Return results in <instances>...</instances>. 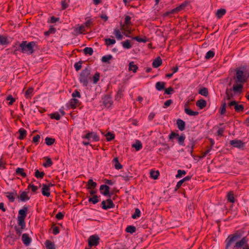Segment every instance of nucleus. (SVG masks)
Wrapping results in <instances>:
<instances>
[{"instance_id": "1", "label": "nucleus", "mask_w": 249, "mask_h": 249, "mask_svg": "<svg viewBox=\"0 0 249 249\" xmlns=\"http://www.w3.org/2000/svg\"><path fill=\"white\" fill-rule=\"evenodd\" d=\"M242 233L240 231H237L234 233L230 234L225 241V249H241L244 244L246 243V236L241 238Z\"/></svg>"}, {"instance_id": "2", "label": "nucleus", "mask_w": 249, "mask_h": 249, "mask_svg": "<svg viewBox=\"0 0 249 249\" xmlns=\"http://www.w3.org/2000/svg\"><path fill=\"white\" fill-rule=\"evenodd\" d=\"M36 46L37 45L36 42L35 41L27 42V41H22L21 43L19 44L18 48L15 50L14 53H16V51H19L22 53L31 54L35 52L34 47Z\"/></svg>"}, {"instance_id": "3", "label": "nucleus", "mask_w": 249, "mask_h": 249, "mask_svg": "<svg viewBox=\"0 0 249 249\" xmlns=\"http://www.w3.org/2000/svg\"><path fill=\"white\" fill-rule=\"evenodd\" d=\"M79 79L80 83H82L84 86L86 87L88 85L89 80H91L90 68L89 66H87L82 71Z\"/></svg>"}, {"instance_id": "4", "label": "nucleus", "mask_w": 249, "mask_h": 249, "mask_svg": "<svg viewBox=\"0 0 249 249\" xmlns=\"http://www.w3.org/2000/svg\"><path fill=\"white\" fill-rule=\"evenodd\" d=\"M249 77V73L246 71L241 70L240 68L236 70L235 76V83H243L247 82Z\"/></svg>"}, {"instance_id": "5", "label": "nucleus", "mask_w": 249, "mask_h": 249, "mask_svg": "<svg viewBox=\"0 0 249 249\" xmlns=\"http://www.w3.org/2000/svg\"><path fill=\"white\" fill-rule=\"evenodd\" d=\"M29 208L27 206H24L22 209L18 211V226H21L22 227L26 224L25 219L28 213Z\"/></svg>"}, {"instance_id": "6", "label": "nucleus", "mask_w": 249, "mask_h": 249, "mask_svg": "<svg viewBox=\"0 0 249 249\" xmlns=\"http://www.w3.org/2000/svg\"><path fill=\"white\" fill-rule=\"evenodd\" d=\"M185 138V135L184 134L182 133L179 136L178 133H176L174 131H172L168 136V139L170 140L177 139L178 143L182 146L184 145Z\"/></svg>"}, {"instance_id": "7", "label": "nucleus", "mask_w": 249, "mask_h": 249, "mask_svg": "<svg viewBox=\"0 0 249 249\" xmlns=\"http://www.w3.org/2000/svg\"><path fill=\"white\" fill-rule=\"evenodd\" d=\"M114 191L109 192V196H107L109 198L106 200H103L101 206L104 210H107L109 209L114 208L115 207V204H114L112 200L110 199L112 195H113Z\"/></svg>"}, {"instance_id": "8", "label": "nucleus", "mask_w": 249, "mask_h": 249, "mask_svg": "<svg viewBox=\"0 0 249 249\" xmlns=\"http://www.w3.org/2000/svg\"><path fill=\"white\" fill-rule=\"evenodd\" d=\"M228 106L231 108H232V107H233L235 111L237 113L243 112L244 110V105H239L238 102L235 100L231 101L229 103Z\"/></svg>"}, {"instance_id": "9", "label": "nucleus", "mask_w": 249, "mask_h": 249, "mask_svg": "<svg viewBox=\"0 0 249 249\" xmlns=\"http://www.w3.org/2000/svg\"><path fill=\"white\" fill-rule=\"evenodd\" d=\"M86 134L82 136V139H87L89 141L92 139L94 142H98L100 140L99 136L95 132L86 131Z\"/></svg>"}, {"instance_id": "10", "label": "nucleus", "mask_w": 249, "mask_h": 249, "mask_svg": "<svg viewBox=\"0 0 249 249\" xmlns=\"http://www.w3.org/2000/svg\"><path fill=\"white\" fill-rule=\"evenodd\" d=\"M100 238L97 235H92L88 239V244L90 247L97 246L99 244Z\"/></svg>"}, {"instance_id": "11", "label": "nucleus", "mask_w": 249, "mask_h": 249, "mask_svg": "<svg viewBox=\"0 0 249 249\" xmlns=\"http://www.w3.org/2000/svg\"><path fill=\"white\" fill-rule=\"evenodd\" d=\"M103 104L105 107L109 108L112 105L113 102L111 100V96L109 94H106L102 97Z\"/></svg>"}, {"instance_id": "12", "label": "nucleus", "mask_w": 249, "mask_h": 249, "mask_svg": "<svg viewBox=\"0 0 249 249\" xmlns=\"http://www.w3.org/2000/svg\"><path fill=\"white\" fill-rule=\"evenodd\" d=\"M230 144L233 147L238 148H243L245 145L242 141L236 139L230 141Z\"/></svg>"}, {"instance_id": "13", "label": "nucleus", "mask_w": 249, "mask_h": 249, "mask_svg": "<svg viewBox=\"0 0 249 249\" xmlns=\"http://www.w3.org/2000/svg\"><path fill=\"white\" fill-rule=\"evenodd\" d=\"M243 83H235L233 84L232 90L235 93H241L243 91Z\"/></svg>"}, {"instance_id": "14", "label": "nucleus", "mask_w": 249, "mask_h": 249, "mask_svg": "<svg viewBox=\"0 0 249 249\" xmlns=\"http://www.w3.org/2000/svg\"><path fill=\"white\" fill-rule=\"evenodd\" d=\"M5 194L11 202H14L15 201V196L18 197V195L16 191L5 192Z\"/></svg>"}, {"instance_id": "15", "label": "nucleus", "mask_w": 249, "mask_h": 249, "mask_svg": "<svg viewBox=\"0 0 249 249\" xmlns=\"http://www.w3.org/2000/svg\"><path fill=\"white\" fill-rule=\"evenodd\" d=\"M110 187L106 185H101L100 187V191L101 194L105 196H109Z\"/></svg>"}, {"instance_id": "16", "label": "nucleus", "mask_w": 249, "mask_h": 249, "mask_svg": "<svg viewBox=\"0 0 249 249\" xmlns=\"http://www.w3.org/2000/svg\"><path fill=\"white\" fill-rule=\"evenodd\" d=\"M70 106L71 108L75 109L81 105L80 102L77 99L72 98L70 101Z\"/></svg>"}, {"instance_id": "17", "label": "nucleus", "mask_w": 249, "mask_h": 249, "mask_svg": "<svg viewBox=\"0 0 249 249\" xmlns=\"http://www.w3.org/2000/svg\"><path fill=\"white\" fill-rule=\"evenodd\" d=\"M189 2L186 0L179 6L173 9V12L175 11L176 13H177L178 12L183 10L185 7H186L189 5Z\"/></svg>"}, {"instance_id": "18", "label": "nucleus", "mask_w": 249, "mask_h": 249, "mask_svg": "<svg viewBox=\"0 0 249 249\" xmlns=\"http://www.w3.org/2000/svg\"><path fill=\"white\" fill-rule=\"evenodd\" d=\"M21 239L23 244L26 246H28L32 241L31 238L29 237V234L27 233H23Z\"/></svg>"}, {"instance_id": "19", "label": "nucleus", "mask_w": 249, "mask_h": 249, "mask_svg": "<svg viewBox=\"0 0 249 249\" xmlns=\"http://www.w3.org/2000/svg\"><path fill=\"white\" fill-rule=\"evenodd\" d=\"M184 108L185 112L190 116H196L199 114L198 111H194L188 107V104H185Z\"/></svg>"}, {"instance_id": "20", "label": "nucleus", "mask_w": 249, "mask_h": 249, "mask_svg": "<svg viewBox=\"0 0 249 249\" xmlns=\"http://www.w3.org/2000/svg\"><path fill=\"white\" fill-rule=\"evenodd\" d=\"M162 59L160 56H158L153 60L152 66L154 68H158L162 64Z\"/></svg>"}, {"instance_id": "21", "label": "nucleus", "mask_w": 249, "mask_h": 249, "mask_svg": "<svg viewBox=\"0 0 249 249\" xmlns=\"http://www.w3.org/2000/svg\"><path fill=\"white\" fill-rule=\"evenodd\" d=\"M177 124L178 128L180 131H183L185 128V123L184 121L180 119H178L177 120Z\"/></svg>"}, {"instance_id": "22", "label": "nucleus", "mask_w": 249, "mask_h": 249, "mask_svg": "<svg viewBox=\"0 0 249 249\" xmlns=\"http://www.w3.org/2000/svg\"><path fill=\"white\" fill-rule=\"evenodd\" d=\"M97 186L96 182L93 181V179H89L86 185V188L87 189H94Z\"/></svg>"}, {"instance_id": "23", "label": "nucleus", "mask_w": 249, "mask_h": 249, "mask_svg": "<svg viewBox=\"0 0 249 249\" xmlns=\"http://www.w3.org/2000/svg\"><path fill=\"white\" fill-rule=\"evenodd\" d=\"M18 198L22 202H25L30 199V197L28 196L27 193L25 191L22 192Z\"/></svg>"}, {"instance_id": "24", "label": "nucleus", "mask_w": 249, "mask_h": 249, "mask_svg": "<svg viewBox=\"0 0 249 249\" xmlns=\"http://www.w3.org/2000/svg\"><path fill=\"white\" fill-rule=\"evenodd\" d=\"M50 189L47 186L46 184H43L42 188V194L44 196L49 197L50 196Z\"/></svg>"}, {"instance_id": "25", "label": "nucleus", "mask_w": 249, "mask_h": 249, "mask_svg": "<svg viewBox=\"0 0 249 249\" xmlns=\"http://www.w3.org/2000/svg\"><path fill=\"white\" fill-rule=\"evenodd\" d=\"M196 106L200 109H203L206 107L207 102L204 99H200L196 102Z\"/></svg>"}, {"instance_id": "26", "label": "nucleus", "mask_w": 249, "mask_h": 249, "mask_svg": "<svg viewBox=\"0 0 249 249\" xmlns=\"http://www.w3.org/2000/svg\"><path fill=\"white\" fill-rule=\"evenodd\" d=\"M112 163L114 164V167L116 169L119 170L123 168L122 165L119 161V158L118 157L113 159Z\"/></svg>"}, {"instance_id": "27", "label": "nucleus", "mask_w": 249, "mask_h": 249, "mask_svg": "<svg viewBox=\"0 0 249 249\" xmlns=\"http://www.w3.org/2000/svg\"><path fill=\"white\" fill-rule=\"evenodd\" d=\"M19 136L18 137V139L20 140H23L27 135V131L25 129L23 128H21L18 130Z\"/></svg>"}, {"instance_id": "28", "label": "nucleus", "mask_w": 249, "mask_h": 249, "mask_svg": "<svg viewBox=\"0 0 249 249\" xmlns=\"http://www.w3.org/2000/svg\"><path fill=\"white\" fill-rule=\"evenodd\" d=\"M34 88L32 87L29 88L25 92V97L26 99H31L33 95Z\"/></svg>"}, {"instance_id": "29", "label": "nucleus", "mask_w": 249, "mask_h": 249, "mask_svg": "<svg viewBox=\"0 0 249 249\" xmlns=\"http://www.w3.org/2000/svg\"><path fill=\"white\" fill-rule=\"evenodd\" d=\"M128 70L129 71H132L136 73L138 69V67L134 64L133 61L130 62L128 64Z\"/></svg>"}, {"instance_id": "30", "label": "nucleus", "mask_w": 249, "mask_h": 249, "mask_svg": "<svg viewBox=\"0 0 249 249\" xmlns=\"http://www.w3.org/2000/svg\"><path fill=\"white\" fill-rule=\"evenodd\" d=\"M9 43L7 36L0 35V44L1 45H7Z\"/></svg>"}, {"instance_id": "31", "label": "nucleus", "mask_w": 249, "mask_h": 249, "mask_svg": "<svg viewBox=\"0 0 249 249\" xmlns=\"http://www.w3.org/2000/svg\"><path fill=\"white\" fill-rule=\"evenodd\" d=\"M165 84L163 82H158L156 84V88L159 91L164 90Z\"/></svg>"}, {"instance_id": "32", "label": "nucleus", "mask_w": 249, "mask_h": 249, "mask_svg": "<svg viewBox=\"0 0 249 249\" xmlns=\"http://www.w3.org/2000/svg\"><path fill=\"white\" fill-rule=\"evenodd\" d=\"M15 173L17 175L23 178H25L27 176L26 174L24 172V169L22 168H18L16 169Z\"/></svg>"}, {"instance_id": "33", "label": "nucleus", "mask_w": 249, "mask_h": 249, "mask_svg": "<svg viewBox=\"0 0 249 249\" xmlns=\"http://www.w3.org/2000/svg\"><path fill=\"white\" fill-rule=\"evenodd\" d=\"M113 58L112 55L108 54L106 55H104L102 57L101 61L103 63H106L107 64H110L109 61Z\"/></svg>"}, {"instance_id": "34", "label": "nucleus", "mask_w": 249, "mask_h": 249, "mask_svg": "<svg viewBox=\"0 0 249 249\" xmlns=\"http://www.w3.org/2000/svg\"><path fill=\"white\" fill-rule=\"evenodd\" d=\"M226 10L225 9H218L216 13V16L218 18H221L223 17V16L226 14Z\"/></svg>"}, {"instance_id": "35", "label": "nucleus", "mask_w": 249, "mask_h": 249, "mask_svg": "<svg viewBox=\"0 0 249 249\" xmlns=\"http://www.w3.org/2000/svg\"><path fill=\"white\" fill-rule=\"evenodd\" d=\"M124 90L123 89L122 87L119 88L116 95H115V100H119L123 96V92Z\"/></svg>"}, {"instance_id": "36", "label": "nucleus", "mask_w": 249, "mask_h": 249, "mask_svg": "<svg viewBox=\"0 0 249 249\" xmlns=\"http://www.w3.org/2000/svg\"><path fill=\"white\" fill-rule=\"evenodd\" d=\"M227 197V200L229 202L232 203L235 202L234 194L232 191H230L228 193Z\"/></svg>"}, {"instance_id": "37", "label": "nucleus", "mask_w": 249, "mask_h": 249, "mask_svg": "<svg viewBox=\"0 0 249 249\" xmlns=\"http://www.w3.org/2000/svg\"><path fill=\"white\" fill-rule=\"evenodd\" d=\"M97 195H94L92 197H89V203H92L93 204H95L97 203L98 202H99L100 200L99 199V197Z\"/></svg>"}, {"instance_id": "38", "label": "nucleus", "mask_w": 249, "mask_h": 249, "mask_svg": "<svg viewBox=\"0 0 249 249\" xmlns=\"http://www.w3.org/2000/svg\"><path fill=\"white\" fill-rule=\"evenodd\" d=\"M132 147H134L136 151H139L142 147V143L139 140H137L135 143L132 145Z\"/></svg>"}, {"instance_id": "39", "label": "nucleus", "mask_w": 249, "mask_h": 249, "mask_svg": "<svg viewBox=\"0 0 249 249\" xmlns=\"http://www.w3.org/2000/svg\"><path fill=\"white\" fill-rule=\"evenodd\" d=\"M231 89H227L226 90V99L228 100H231L233 97V94L232 93Z\"/></svg>"}, {"instance_id": "40", "label": "nucleus", "mask_w": 249, "mask_h": 249, "mask_svg": "<svg viewBox=\"0 0 249 249\" xmlns=\"http://www.w3.org/2000/svg\"><path fill=\"white\" fill-rule=\"evenodd\" d=\"M44 159L46 160L45 163L43 164V166L45 167H49L53 164V162L51 158L49 157H45Z\"/></svg>"}, {"instance_id": "41", "label": "nucleus", "mask_w": 249, "mask_h": 249, "mask_svg": "<svg viewBox=\"0 0 249 249\" xmlns=\"http://www.w3.org/2000/svg\"><path fill=\"white\" fill-rule=\"evenodd\" d=\"M132 39L135 40H136L137 41H138L139 42L146 43L148 41V38L146 36H144L143 38H141L139 36H136L132 37Z\"/></svg>"}, {"instance_id": "42", "label": "nucleus", "mask_w": 249, "mask_h": 249, "mask_svg": "<svg viewBox=\"0 0 249 249\" xmlns=\"http://www.w3.org/2000/svg\"><path fill=\"white\" fill-rule=\"evenodd\" d=\"M20 227H18V226H15V229L16 232L17 234L18 235V236H20V235L22 233V230L25 229L26 227V224H24L23 226V227L21 226H19Z\"/></svg>"}, {"instance_id": "43", "label": "nucleus", "mask_w": 249, "mask_h": 249, "mask_svg": "<svg viewBox=\"0 0 249 249\" xmlns=\"http://www.w3.org/2000/svg\"><path fill=\"white\" fill-rule=\"evenodd\" d=\"M74 31L77 34H82L86 31L85 25L82 24L78 28H76L74 29Z\"/></svg>"}, {"instance_id": "44", "label": "nucleus", "mask_w": 249, "mask_h": 249, "mask_svg": "<svg viewBox=\"0 0 249 249\" xmlns=\"http://www.w3.org/2000/svg\"><path fill=\"white\" fill-rule=\"evenodd\" d=\"M45 245L47 249H55L54 244L49 240L45 241Z\"/></svg>"}, {"instance_id": "45", "label": "nucleus", "mask_w": 249, "mask_h": 249, "mask_svg": "<svg viewBox=\"0 0 249 249\" xmlns=\"http://www.w3.org/2000/svg\"><path fill=\"white\" fill-rule=\"evenodd\" d=\"M227 104L225 102L223 103L219 109V112L221 115H224L226 113Z\"/></svg>"}, {"instance_id": "46", "label": "nucleus", "mask_w": 249, "mask_h": 249, "mask_svg": "<svg viewBox=\"0 0 249 249\" xmlns=\"http://www.w3.org/2000/svg\"><path fill=\"white\" fill-rule=\"evenodd\" d=\"M45 143L47 145L50 146V145H53L54 143V142L55 141V140L54 138L47 137L45 138Z\"/></svg>"}, {"instance_id": "47", "label": "nucleus", "mask_w": 249, "mask_h": 249, "mask_svg": "<svg viewBox=\"0 0 249 249\" xmlns=\"http://www.w3.org/2000/svg\"><path fill=\"white\" fill-rule=\"evenodd\" d=\"M141 215V212L139 208H135V213L132 215L131 217L134 219H137V218L140 217Z\"/></svg>"}, {"instance_id": "48", "label": "nucleus", "mask_w": 249, "mask_h": 249, "mask_svg": "<svg viewBox=\"0 0 249 249\" xmlns=\"http://www.w3.org/2000/svg\"><path fill=\"white\" fill-rule=\"evenodd\" d=\"M114 34L118 40H122L123 38V35L121 34L120 30L118 29H114Z\"/></svg>"}, {"instance_id": "49", "label": "nucleus", "mask_w": 249, "mask_h": 249, "mask_svg": "<svg viewBox=\"0 0 249 249\" xmlns=\"http://www.w3.org/2000/svg\"><path fill=\"white\" fill-rule=\"evenodd\" d=\"M106 140L107 142H110L115 138V135L110 132H108L106 135Z\"/></svg>"}, {"instance_id": "50", "label": "nucleus", "mask_w": 249, "mask_h": 249, "mask_svg": "<svg viewBox=\"0 0 249 249\" xmlns=\"http://www.w3.org/2000/svg\"><path fill=\"white\" fill-rule=\"evenodd\" d=\"M100 77V73L97 71L92 77V81L93 84H96L99 81Z\"/></svg>"}, {"instance_id": "51", "label": "nucleus", "mask_w": 249, "mask_h": 249, "mask_svg": "<svg viewBox=\"0 0 249 249\" xmlns=\"http://www.w3.org/2000/svg\"><path fill=\"white\" fill-rule=\"evenodd\" d=\"M83 52L86 55L89 54L91 55L93 53V50L91 47H86L83 50Z\"/></svg>"}, {"instance_id": "52", "label": "nucleus", "mask_w": 249, "mask_h": 249, "mask_svg": "<svg viewBox=\"0 0 249 249\" xmlns=\"http://www.w3.org/2000/svg\"><path fill=\"white\" fill-rule=\"evenodd\" d=\"M198 93L203 96H207L209 94V92L207 88L204 87L199 90Z\"/></svg>"}, {"instance_id": "53", "label": "nucleus", "mask_w": 249, "mask_h": 249, "mask_svg": "<svg viewBox=\"0 0 249 249\" xmlns=\"http://www.w3.org/2000/svg\"><path fill=\"white\" fill-rule=\"evenodd\" d=\"M45 175L44 172H39L38 170H36L35 176L37 178H43Z\"/></svg>"}, {"instance_id": "54", "label": "nucleus", "mask_w": 249, "mask_h": 249, "mask_svg": "<svg viewBox=\"0 0 249 249\" xmlns=\"http://www.w3.org/2000/svg\"><path fill=\"white\" fill-rule=\"evenodd\" d=\"M131 17L129 16H125L124 19V24L126 27L132 25V23L131 22Z\"/></svg>"}, {"instance_id": "55", "label": "nucleus", "mask_w": 249, "mask_h": 249, "mask_svg": "<svg viewBox=\"0 0 249 249\" xmlns=\"http://www.w3.org/2000/svg\"><path fill=\"white\" fill-rule=\"evenodd\" d=\"M105 44L107 46H108L114 44L116 43V40L114 39L105 38Z\"/></svg>"}, {"instance_id": "56", "label": "nucleus", "mask_w": 249, "mask_h": 249, "mask_svg": "<svg viewBox=\"0 0 249 249\" xmlns=\"http://www.w3.org/2000/svg\"><path fill=\"white\" fill-rule=\"evenodd\" d=\"M136 231V228L135 226H128L125 229V231L127 232L130 233H134Z\"/></svg>"}, {"instance_id": "57", "label": "nucleus", "mask_w": 249, "mask_h": 249, "mask_svg": "<svg viewBox=\"0 0 249 249\" xmlns=\"http://www.w3.org/2000/svg\"><path fill=\"white\" fill-rule=\"evenodd\" d=\"M215 53L213 51H209L205 55V58L206 59H210L213 58L214 56Z\"/></svg>"}, {"instance_id": "58", "label": "nucleus", "mask_w": 249, "mask_h": 249, "mask_svg": "<svg viewBox=\"0 0 249 249\" xmlns=\"http://www.w3.org/2000/svg\"><path fill=\"white\" fill-rule=\"evenodd\" d=\"M122 43L124 48L128 49L131 48L132 47L129 40H126L125 41L123 42Z\"/></svg>"}, {"instance_id": "59", "label": "nucleus", "mask_w": 249, "mask_h": 249, "mask_svg": "<svg viewBox=\"0 0 249 249\" xmlns=\"http://www.w3.org/2000/svg\"><path fill=\"white\" fill-rule=\"evenodd\" d=\"M83 61L82 60L79 61L78 62H76L74 64V67L75 69V70L78 71H79L82 68V64H83Z\"/></svg>"}, {"instance_id": "60", "label": "nucleus", "mask_w": 249, "mask_h": 249, "mask_svg": "<svg viewBox=\"0 0 249 249\" xmlns=\"http://www.w3.org/2000/svg\"><path fill=\"white\" fill-rule=\"evenodd\" d=\"M160 175V173L158 171H151L150 172V176L152 178H153L154 179H156L158 178V177Z\"/></svg>"}, {"instance_id": "61", "label": "nucleus", "mask_w": 249, "mask_h": 249, "mask_svg": "<svg viewBox=\"0 0 249 249\" xmlns=\"http://www.w3.org/2000/svg\"><path fill=\"white\" fill-rule=\"evenodd\" d=\"M50 118L52 119H55L56 120H59L60 119V116L58 112H56L50 114Z\"/></svg>"}, {"instance_id": "62", "label": "nucleus", "mask_w": 249, "mask_h": 249, "mask_svg": "<svg viewBox=\"0 0 249 249\" xmlns=\"http://www.w3.org/2000/svg\"><path fill=\"white\" fill-rule=\"evenodd\" d=\"M186 174V172L185 170H178L177 174L176 175V178H180L183 176H184Z\"/></svg>"}, {"instance_id": "63", "label": "nucleus", "mask_w": 249, "mask_h": 249, "mask_svg": "<svg viewBox=\"0 0 249 249\" xmlns=\"http://www.w3.org/2000/svg\"><path fill=\"white\" fill-rule=\"evenodd\" d=\"M196 143V140H195L194 138H192L191 140H190V142L189 145L187 146L186 148L191 147V148H192V149H194Z\"/></svg>"}, {"instance_id": "64", "label": "nucleus", "mask_w": 249, "mask_h": 249, "mask_svg": "<svg viewBox=\"0 0 249 249\" xmlns=\"http://www.w3.org/2000/svg\"><path fill=\"white\" fill-rule=\"evenodd\" d=\"M6 100L7 101H10V102L8 103V105L11 106L16 101L15 98L13 97V96L11 95H9L6 97Z\"/></svg>"}]
</instances>
